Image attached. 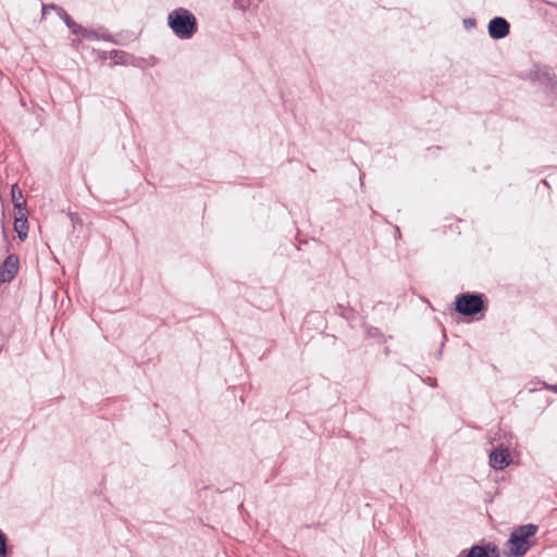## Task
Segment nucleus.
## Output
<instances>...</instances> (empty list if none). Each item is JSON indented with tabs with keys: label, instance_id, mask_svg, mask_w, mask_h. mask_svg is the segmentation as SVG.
I'll return each mask as SVG.
<instances>
[{
	"label": "nucleus",
	"instance_id": "nucleus-1",
	"mask_svg": "<svg viewBox=\"0 0 557 557\" xmlns=\"http://www.w3.org/2000/svg\"><path fill=\"white\" fill-rule=\"evenodd\" d=\"M168 24L181 39H190L197 32L196 16L185 8H178L170 12Z\"/></svg>",
	"mask_w": 557,
	"mask_h": 557
},
{
	"label": "nucleus",
	"instance_id": "nucleus-2",
	"mask_svg": "<svg viewBox=\"0 0 557 557\" xmlns=\"http://www.w3.org/2000/svg\"><path fill=\"white\" fill-rule=\"evenodd\" d=\"M536 532L533 524L521 525L516 529L508 540V552L512 556L524 555L531 546V539Z\"/></svg>",
	"mask_w": 557,
	"mask_h": 557
},
{
	"label": "nucleus",
	"instance_id": "nucleus-3",
	"mask_svg": "<svg viewBox=\"0 0 557 557\" xmlns=\"http://www.w3.org/2000/svg\"><path fill=\"white\" fill-rule=\"evenodd\" d=\"M456 310L463 315H473L480 312L484 305L482 297L475 294H462L456 298Z\"/></svg>",
	"mask_w": 557,
	"mask_h": 557
},
{
	"label": "nucleus",
	"instance_id": "nucleus-4",
	"mask_svg": "<svg viewBox=\"0 0 557 557\" xmlns=\"http://www.w3.org/2000/svg\"><path fill=\"white\" fill-rule=\"evenodd\" d=\"M49 10H53L65 22L66 26L72 30L73 34L86 37L89 32L75 23L70 15L60 7L55 4H42V16H46Z\"/></svg>",
	"mask_w": 557,
	"mask_h": 557
},
{
	"label": "nucleus",
	"instance_id": "nucleus-5",
	"mask_svg": "<svg viewBox=\"0 0 557 557\" xmlns=\"http://www.w3.org/2000/svg\"><path fill=\"white\" fill-rule=\"evenodd\" d=\"M49 10H53L65 22L66 26L72 30L73 34L86 37L89 32L75 23L70 15L60 7L55 4H42V16H46Z\"/></svg>",
	"mask_w": 557,
	"mask_h": 557
},
{
	"label": "nucleus",
	"instance_id": "nucleus-6",
	"mask_svg": "<svg viewBox=\"0 0 557 557\" xmlns=\"http://www.w3.org/2000/svg\"><path fill=\"white\" fill-rule=\"evenodd\" d=\"M20 261L17 256L10 255L0 267V283L11 282L17 274Z\"/></svg>",
	"mask_w": 557,
	"mask_h": 557
},
{
	"label": "nucleus",
	"instance_id": "nucleus-7",
	"mask_svg": "<svg viewBox=\"0 0 557 557\" xmlns=\"http://www.w3.org/2000/svg\"><path fill=\"white\" fill-rule=\"evenodd\" d=\"M488 35L493 39L505 38L509 34V23L504 17H494L488 23Z\"/></svg>",
	"mask_w": 557,
	"mask_h": 557
},
{
	"label": "nucleus",
	"instance_id": "nucleus-8",
	"mask_svg": "<svg viewBox=\"0 0 557 557\" xmlns=\"http://www.w3.org/2000/svg\"><path fill=\"white\" fill-rule=\"evenodd\" d=\"M510 462V454L507 449H495L490 454V465L495 470L505 469Z\"/></svg>",
	"mask_w": 557,
	"mask_h": 557
},
{
	"label": "nucleus",
	"instance_id": "nucleus-9",
	"mask_svg": "<svg viewBox=\"0 0 557 557\" xmlns=\"http://www.w3.org/2000/svg\"><path fill=\"white\" fill-rule=\"evenodd\" d=\"M14 230L17 233L20 239L24 240L28 233V222L26 211L16 212L14 220Z\"/></svg>",
	"mask_w": 557,
	"mask_h": 557
},
{
	"label": "nucleus",
	"instance_id": "nucleus-10",
	"mask_svg": "<svg viewBox=\"0 0 557 557\" xmlns=\"http://www.w3.org/2000/svg\"><path fill=\"white\" fill-rule=\"evenodd\" d=\"M11 197L13 206L17 212H24L26 208V200L24 199L23 193L16 184L12 185Z\"/></svg>",
	"mask_w": 557,
	"mask_h": 557
},
{
	"label": "nucleus",
	"instance_id": "nucleus-11",
	"mask_svg": "<svg viewBox=\"0 0 557 557\" xmlns=\"http://www.w3.org/2000/svg\"><path fill=\"white\" fill-rule=\"evenodd\" d=\"M465 557H497L495 548L473 546Z\"/></svg>",
	"mask_w": 557,
	"mask_h": 557
},
{
	"label": "nucleus",
	"instance_id": "nucleus-12",
	"mask_svg": "<svg viewBox=\"0 0 557 557\" xmlns=\"http://www.w3.org/2000/svg\"><path fill=\"white\" fill-rule=\"evenodd\" d=\"M7 556V540L5 536L0 532V557Z\"/></svg>",
	"mask_w": 557,
	"mask_h": 557
},
{
	"label": "nucleus",
	"instance_id": "nucleus-13",
	"mask_svg": "<svg viewBox=\"0 0 557 557\" xmlns=\"http://www.w3.org/2000/svg\"><path fill=\"white\" fill-rule=\"evenodd\" d=\"M549 389L557 393V385H550L549 386Z\"/></svg>",
	"mask_w": 557,
	"mask_h": 557
}]
</instances>
